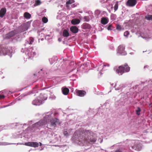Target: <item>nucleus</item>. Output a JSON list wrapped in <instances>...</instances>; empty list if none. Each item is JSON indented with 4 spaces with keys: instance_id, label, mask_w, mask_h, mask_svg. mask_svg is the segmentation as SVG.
<instances>
[{
    "instance_id": "nucleus-1",
    "label": "nucleus",
    "mask_w": 152,
    "mask_h": 152,
    "mask_svg": "<svg viewBox=\"0 0 152 152\" xmlns=\"http://www.w3.org/2000/svg\"><path fill=\"white\" fill-rule=\"evenodd\" d=\"M47 98V96L46 94H44V96L41 95L33 100L32 104L34 105H39L42 104L43 101L46 100Z\"/></svg>"
},
{
    "instance_id": "nucleus-2",
    "label": "nucleus",
    "mask_w": 152,
    "mask_h": 152,
    "mask_svg": "<svg viewBox=\"0 0 152 152\" xmlns=\"http://www.w3.org/2000/svg\"><path fill=\"white\" fill-rule=\"evenodd\" d=\"M90 133L88 131H87L86 133V136L84 137L83 141H90L92 142H94L96 141V139L92 135H88Z\"/></svg>"
},
{
    "instance_id": "nucleus-3",
    "label": "nucleus",
    "mask_w": 152,
    "mask_h": 152,
    "mask_svg": "<svg viewBox=\"0 0 152 152\" xmlns=\"http://www.w3.org/2000/svg\"><path fill=\"white\" fill-rule=\"evenodd\" d=\"M49 115H46L44 119L40 120L39 122L35 124L34 125L37 127H42L45 126L47 123Z\"/></svg>"
},
{
    "instance_id": "nucleus-4",
    "label": "nucleus",
    "mask_w": 152,
    "mask_h": 152,
    "mask_svg": "<svg viewBox=\"0 0 152 152\" xmlns=\"http://www.w3.org/2000/svg\"><path fill=\"white\" fill-rule=\"evenodd\" d=\"M114 87L116 90L121 91L123 88L125 87V86L120 82H117L115 83Z\"/></svg>"
},
{
    "instance_id": "nucleus-5",
    "label": "nucleus",
    "mask_w": 152,
    "mask_h": 152,
    "mask_svg": "<svg viewBox=\"0 0 152 152\" xmlns=\"http://www.w3.org/2000/svg\"><path fill=\"white\" fill-rule=\"evenodd\" d=\"M11 52V51L10 50H8L7 49L3 48L0 50V56H2V55H5L7 54L10 55V57H11V56L10 55Z\"/></svg>"
},
{
    "instance_id": "nucleus-6",
    "label": "nucleus",
    "mask_w": 152,
    "mask_h": 152,
    "mask_svg": "<svg viewBox=\"0 0 152 152\" xmlns=\"http://www.w3.org/2000/svg\"><path fill=\"white\" fill-rule=\"evenodd\" d=\"M142 145L141 143L140 142L137 141L136 144L132 148L135 150L140 151L142 149Z\"/></svg>"
},
{
    "instance_id": "nucleus-7",
    "label": "nucleus",
    "mask_w": 152,
    "mask_h": 152,
    "mask_svg": "<svg viewBox=\"0 0 152 152\" xmlns=\"http://www.w3.org/2000/svg\"><path fill=\"white\" fill-rule=\"evenodd\" d=\"M117 53H120L121 55H125L126 54V52L124 50V48L120 45L118 47L117 50Z\"/></svg>"
},
{
    "instance_id": "nucleus-8",
    "label": "nucleus",
    "mask_w": 152,
    "mask_h": 152,
    "mask_svg": "<svg viewBox=\"0 0 152 152\" xmlns=\"http://www.w3.org/2000/svg\"><path fill=\"white\" fill-rule=\"evenodd\" d=\"M25 145L35 148L38 146L39 143L36 142H27L25 143Z\"/></svg>"
},
{
    "instance_id": "nucleus-9",
    "label": "nucleus",
    "mask_w": 152,
    "mask_h": 152,
    "mask_svg": "<svg viewBox=\"0 0 152 152\" xmlns=\"http://www.w3.org/2000/svg\"><path fill=\"white\" fill-rule=\"evenodd\" d=\"M137 2L136 0H128L126 3V4L129 7H133L135 5Z\"/></svg>"
},
{
    "instance_id": "nucleus-10",
    "label": "nucleus",
    "mask_w": 152,
    "mask_h": 152,
    "mask_svg": "<svg viewBox=\"0 0 152 152\" xmlns=\"http://www.w3.org/2000/svg\"><path fill=\"white\" fill-rule=\"evenodd\" d=\"M58 123V120L56 118L53 119L50 121V125L53 127H55Z\"/></svg>"
},
{
    "instance_id": "nucleus-11",
    "label": "nucleus",
    "mask_w": 152,
    "mask_h": 152,
    "mask_svg": "<svg viewBox=\"0 0 152 152\" xmlns=\"http://www.w3.org/2000/svg\"><path fill=\"white\" fill-rule=\"evenodd\" d=\"M117 72L119 75H121L124 72V67L122 66H120L116 70Z\"/></svg>"
},
{
    "instance_id": "nucleus-12",
    "label": "nucleus",
    "mask_w": 152,
    "mask_h": 152,
    "mask_svg": "<svg viewBox=\"0 0 152 152\" xmlns=\"http://www.w3.org/2000/svg\"><path fill=\"white\" fill-rule=\"evenodd\" d=\"M76 93L77 96L82 97L85 95L86 92L83 91L77 90L76 91Z\"/></svg>"
},
{
    "instance_id": "nucleus-13",
    "label": "nucleus",
    "mask_w": 152,
    "mask_h": 152,
    "mask_svg": "<svg viewBox=\"0 0 152 152\" xmlns=\"http://www.w3.org/2000/svg\"><path fill=\"white\" fill-rule=\"evenodd\" d=\"M61 90L63 94L64 95H67L69 92V90L66 87H63Z\"/></svg>"
},
{
    "instance_id": "nucleus-14",
    "label": "nucleus",
    "mask_w": 152,
    "mask_h": 152,
    "mask_svg": "<svg viewBox=\"0 0 152 152\" xmlns=\"http://www.w3.org/2000/svg\"><path fill=\"white\" fill-rule=\"evenodd\" d=\"M6 12V8H2L0 10V17L2 18L5 14Z\"/></svg>"
},
{
    "instance_id": "nucleus-15",
    "label": "nucleus",
    "mask_w": 152,
    "mask_h": 152,
    "mask_svg": "<svg viewBox=\"0 0 152 152\" xmlns=\"http://www.w3.org/2000/svg\"><path fill=\"white\" fill-rule=\"evenodd\" d=\"M70 31L73 33H76L78 31V28L76 26H72L70 28Z\"/></svg>"
},
{
    "instance_id": "nucleus-16",
    "label": "nucleus",
    "mask_w": 152,
    "mask_h": 152,
    "mask_svg": "<svg viewBox=\"0 0 152 152\" xmlns=\"http://www.w3.org/2000/svg\"><path fill=\"white\" fill-rule=\"evenodd\" d=\"M80 22V20L77 19H74L71 21V23L73 25H77Z\"/></svg>"
},
{
    "instance_id": "nucleus-17",
    "label": "nucleus",
    "mask_w": 152,
    "mask_h": 152,
    "mask_svg": "<svg viewBox=\"0 0 152 152\" xmlns=\"http://www.w3.org/2000/svg\"><path fill=\"white\" fill-rule=\"evenodd\" d=\"M108 20L107 18H103L101 20V23L103 25H105L108 22Z\"/></svg>"
},
{
    "instance_id": "nucleus-18",
    "label": "nucleus",
    "mask_w": 152,
    "mask_h": 152,
    "mask_svg": "<svg viewBox=\"0 0 152 152\" xmlns=\"http://www.w3.org/2000/svg\"><path fill=\"white\" fill-rule=\"evenodd\" d=\"M141 36L143 38H145V39H148V38H151V36L147 34H140Z\"/></svg>"
},
{
    "instance_id": "nucleus-19",
    "label": "nucleus",
    "mask_w": 152,
    "mask_h": 152,
    "mask_svg": "<svg viewBox=\"0 0 152 152\" xmlns=\"http://www.w3.org/2000/svg\"><path fill=\"white\" fill-rule=\"evenodd\" d=\"M74 2L73 0H69L66 2V7L68 9H69V5Z\"/></svg>"
},
{
    "instance_id": "nucleus-20",
    "label": "nucleus",
    "mask_w": 152,
    "mask_h": 152,
    "mask_svg": "<svg viewBox=\"0 0 152 152\" xmlns=\"http://www.w3.org/2000/svg\"><path fill=\"white\" fill-rule=\"evenodd\" d=\"M123 67H124V70H125L126 72H127L130 71V68L128 66L127 64H124Z\"/></svg>"
},
{
    "instance_id": "nucleus-21",
    "label": "nucleus",
    "mask_w": 152,
    "mask_h": 152,
    "mask_svg": "<svg viewBox=\"0 0 152 152\" xmlns=\"http://www.w3.org/2000/svg\"><path fill=\"white\" fill-rule=\"evenodd\" d=\"M15 34L14 31H11V32L9 33L7 35L6 37H7V38H9L10 37H11L13 36L14 35H15Z\"/></svg>"
},
{
    "instance_id": "nucleus-22",
    "label": "nucleus",
    "mask_w": 152,
    "mask_h": 152,
    "mask_svg": "<svg viewBox=\"0 0 152 152\" xmlns=\"http://www.w3.org/2000/svg\"><path fill=\"white\" fill-rule=\"evenodd\" d=\"M63 35L65 37H68L69 36V33L68 30L66 29H65L63 31Z\"/></svg>"
},
{
    "instance_id": "nucleus-23",
    "label": "nucleus",
    "mask_w": 152,
    "mask_h": 152,
    "mask_svg": "<svg viewBox=\"0 0 152 152\" xmlns=\"http://www.w3.org/2000/svg\"><path fill=\"white\" fill-rule=\"evenodd\" d=\"M24 17L26 18H30L31 17V15L27 12H26L24 14Z\"/></svg>"
},
{
    "instance_id": "nucleus-24",
    "label": "nucleus",
    "mask_w": 152,
    "mask_h": 152,
    "mask_svg": "<svg viewBox=\"0 0 152 152\" xmlns=\"http://www.w3.org/2000/svg\"><path fill=\"white\" fill-rule=\"evenodd\" d=\"M130 35V33L129 31H126L124 33V36L126 38H128Z\"/></svg>"
},
{
    "instance_id": "nucleus-25",
    "label": "nucleus",
    "mask_w": 152,
    "mask_h": 152,
    "mask_svg": "<svg viewBox=\"0 0 152 152\" xmlns=\"http://www.w3.org/2000/svg\"><path fill=\"white\" fill-rule=\"evenodd\" d=\"M41 4V1L39 0H36L35 1V3L34 5L35 6L39 5Z\"/></svg>"
},
{
    "instance_id": "nucleus-26",
    "label": "nucleus",
    "mask_w": 152,
    "mask_h": 152,
    "mask_svg": "<svg viewBox=\"0 0 152 152\" xmlns=\"http://www.w3.org/2000/svg\"><path fill=\"white\" fill-rule=\"evenodd\" d=\"M145 18L147 20H150L152 19V15H148L145 16Z\"/></svg>"
},
{
    "instance_id": "nucleus-27",
    "label": "nucleus",
    "mask_w": 152,
    "mask_h": 152,
    "mask_svg": "<svg viewBox=\"0 0 152 152\" xmlns=\"http://www.w3.org/2000/svg\"><path fill=\"white\" fill-rule=\"evenodd\" d=\"M42 20L44 23H46L47 22L48 19L44 17L42 18Z\"/></svg>"
},
{
    "instance_id": "nucleus-28",
    "label": "nucleus",
    "mask_w": 152,
    "mask_h": 152,
    "mask_svg": "<svg viewBox=\"0 0 152 152\" xmlns=\"http://www.w3.org/2000/svg\"><path fill=\"white\" fill-rule=\"evenodd\" d=\"M118 3H116L114 7V10H115V11H116L118 9Z\"/></svg>"
},
{
    "instance_id": "nucleus-29",
    "label": "nucleus",
    "mask_w": 152,
    "mask_h": 152,
    "mask_svg": "<svg viewBox=\"0 0 152 152\" xmlns=\"http://www.w3.org/2000/svg\"><path fill=\"white\" fill-rule=\"evenodd\" d=\"M116 29L120 31L122 29V28L121 26H120V25H117V26H116Z\"/></svg>"
},
{
    "instance_id": "nucleus-30",
    "label": "nucleus",
    "mask_w": 152,
    "mask_h": 152,
    "mask_svg": "<svg viewBox=\"0 0 152 152\" xmlns=\"http://www.w3.org/2000/svg\"><path fill=\"white\" fill-rule=\"evenodd\" d=\"M85 20L86 21H88L90 19L88 16H85L84 18Z\"/></svg>"
},
{
    "instance_id": "nucleus-31",
    "label": "nucleus",
    "mask_w": 152,
    "mask_h": 152,
    "mask_svg": "<svg viewBox=\"0 0 152 152\" xmlns=\"http://www.w3.org/2000/svg\"><path fill=\"white\" fill-rule=\"evenodd\" d=\"M140 109L139 107L137 108V109L136 110L137 114L138 115H140Z\"/></svg>"
},
{
    "instance_id": "nucleus-32",
    "label": "nucleus",
    "mask_w": 152,
    "mask_h": 152,
    "mask_svg": "<svg viewBox=\"0 0 152 152\" xmlns=\"http://www.w3.org/2000/svg\"><path fill=\"white\" fill-rule=\"evenodd\" d=\"M112 25H110L108 26L107 27V29L108 30H112Z\"/></svg>"
},
{
    "instance_id": "nucleus-33",
    "label": "nucleus",
    "mask_w": 152,
    "mask_h": 152,
    "mask_svg": "<svg viewBox=\"0 0 152 152\" xmlns=\"http://www.w3.org/2000/svg\"><path fill=\"white\" fill-rule=\"evenodd\" d=\"M34 41V39L33 38H31L30 39V43H29V44H32V43Z\"/></svg>"
},
{
    "instance_id": "nucleus-34",
    "label": "nucleus",
    "mask_w": 152,
    "mask_h": 152,
    "mask_svg": "<svg viewBox=\"0 0 152 152\" xmlns=\"http://www.w3.org/2000/svg\"><path fill=\"white\" fill-rule=\"evenodd\" d=\"M28 56L29 57V58H32V57L33 56V55H32L31 54V53L30 54L29 53H28Z\"/></svg>"
},
{
    "instance_id": "nucleus-35",
    "label": "nucleus",
    "mask_w": 152,
    "mask_h": 152,
    "mask_svg": "<svg viewBox=\"0 0 152 152\" xmlns=\"http://www.w3.org/2000/svg\"><path fill=\"white\" fill-rule=\"evenodd\" d=\"M64 134L65 135H67L68 134V132L66 131H65L64 132Z\"/></svg>"
},
{
    "instance_id": "nucleus-36",
    "label": "nucleus",
    "mask_w": 152,
    "mask_h": 152,
    "mask_svg": "<svg viewBox=\"0 0 152 152\" xmlns=\"http://www.w3.org/2000/svg\"><path fill=\"white\" fill-rule=\"evenodd\" d=\"M4 97V95H0V98L2 99Z\"/></svg>"
},
{
    "instance_id": "nucleus-37",
    "label": "nucleus",
    "mask_w": 152,
    "mask_h": 152,
    "mask_svg": "<svg viewBox=\"0 0 152 152\" xmlns=\"http://www.w3.org/2000/svg\"><path fill=\"white\" fill-rule=\"evenodd\" d=\"M115 152H121V151L120 150H116Z\"/></svg>"
},
{
    "instance_id": "nucleus-38",
    "label": "nucleus",
    "mask_w": 152,
    "mask_h": 152,
    "mask_svg": "<svg viewBox=\"0 0 152 152\" xmlns=\"http://www.w3.org/2000/svg\"><path fill=\"white\" fill-rule=\"evenodd\" d=\"M76 6L74 4H73L72 5V7H75Z\"/></svg>"
},
{
    "instance_id": "nucleus-39",
    "label": "nucleus",
    "mask_w": 152,
    "mask_h": 152,
    "mask_svg": "<svg viewBox=\"0 0 152 152\" xmlns=\"http://www.w3.org/2000/svg\"><path fill=\"white\" fill-rule=\"evenodd\" d=\"M101 70V69H100L99 68H98V69L97 70H98V71H99V70L100 71Z\"/></svg>"
},
{
    "instance_id": "nucleus-40",
    "label": "nucleus",
    "mask_w": 152,
    "mask_h": 152,
    "mask_svg": "<svg viewBox=\"0 0 152 152\" xmlns=\"http://www.w3.org/2000/svg\"><path fill=\"white\" fill-rule=\"evenodd\" d=\"M39 143L40 144V145L41 146L42 145V144L41 142H39Z\"/></svg>"
},
{
    "instance_id": "nucleus-41",
    "label": "nucleus",
    "mask_w": 152,
    "mask_h": 152,
    "mask_svg": "<svg viewBox=\"0 0 152 152\" xmlns=\"http://www.w3.org/2000/svg\"><path fill=\"white\" fill-rule=\"evenodd\" d=\"M78 144L80 145L82 144H81V143H79Z\"/></svg>"
},
{
    "instance_id": "nucleus-42",
    "label": "nucleus",
    "mask_w": 152,
    "mask_h": 152,
    "mask_svg": "<svg viewBox=\"0 0 152 152\" xmlns=\"http://www.w3.org/2000/svg\"><path fill=\"white\" fill-rule=\"evenodd\" d=\"M148 67V66H144V68H145V67Z\"/></svg>"
},
{
    "instance_id": "nucleus-43",
    "label": "nucleus",
    "mask_w": 152,
    "mask_h": 152,
    "mask_svg": "<svg viewBox=\"0 0 152 152\" xmlns=\"http://www.w3.org/2000/svg\"><path fill=\"white\" fill-rule=\"evenodd\" d=\"M7 106H4L3 107H2L1 108L4 107H7Z\"/></svg>"
},
{
    "instance_id": "nucleus-44",
    "label": "nucleus",
    "mask_w": 152,
    "mask_h": 152,
    "mask_svg": "<svg viewBox=\"0 0 152 152\" xmlns=\"http://www.w3.org/2000/svg\"><path fill=\"white\" fill-rule=\"evenodd\" d=\"M103 66H105V65H103Z\"/></svg>"
},
{
    "instance_id": "nucleus-45",
    "label": "nucleus",
    "mask_w": 152,
    "mask_h": 152,
    "mask_svg": "<svg viewBox=\"0 0 152 152\" xmlns=\"http://www.w3.org/2000/svg\"><path fill=\"white\" fill-rule=\"evenodd\" d=\"M99 73L100 74V75H101V73Z\"/></svg>"
},
{
    "instance_id": "nucleus-46",
    "label": "nucleus",
    "mask_w": 152,
    "mask_h": 152,
    "mask_svg": "<svg viewBox=\"0 0 152 152\" xmlns=\"http://www.w3.org/2000/svg\"><path fill=\"white\" fill-rule=\"evenodd\" d=\"M81 142H82V144H83V141H81Z\"/></svg>"
},
{
    "instance_id": "nucleus-47",
    "label": "nucleus",
    "mask_w": 152,
    "mask_h": 152,
    "mask_svg": "<svg viewBox=\"0 0 152 152\" xmlns=\"http://www.w3.org/2000/svg\"><path fill=\"white\" fill-rule=\"evenodd\" d=\"M108 66H109V64H108Z\"/></svg>"
}]
</instances>
